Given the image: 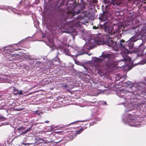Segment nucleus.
<instances>
[{
    "label": "nucleus",
    "instance_id": "f257e3e1",
    "mask_svg": "<svg viewBox=\"0 0 146 146\" xmlns=\"http://www.w3.org/2000/svg\"><path fill=\"white\" fill-rule=\"evenodd\" d=\"M101 27L104 30L106 33H107L108 34H115V36H117L119 33L120 31L119 30H117L115 31H114V28L113 27L110 26L109 23L107 22L104 23L103 25L101 26Z\"/></svg>",
    "mask_w": 146,
    "mask_h": 146
},
{
    "label": "nucleus",
    "instance_id": "f03ea898",
    "mask_svg": "<svg viewBox=\"0 0 146 146\" xmlns=\"http://www.w3.org/2000/svg\"><path fill=\"white\" fill-rule=\"evenodd\" d=\"M120 41L119 44L117 43V47H116V48H120L121 50H123V51H122V52L124 54H128L130 51L128 48H127V42H125L123 39H120Z\"/></svg>",
    "mask_w": 146,
    "mask_h": 146
},
{
    "label": "nucleus",
    "instance_id": "7ed1b4c3",
    "mask_svg": "<svg viewBox=\"0 0 146 146\" xmlns=\"http://www.w3.org/2000/svg\"><path fill=\"white\" fill-rule=\"evenodd\" d=\"M112 56L113 55L110 54H102L100 57L101 58H95L94 60V61L98 63H100L102 62V60L107 59V61L108 62L111 59Z\"/></svg>",
    "mask_w": 146,
    "mask_h": 146
},
{
    "label": "nucleus",
    "instance_id": "20e7f679",
    "mask_svg": "<svg viewBox=\"0 0 146 146\" xmlns=\"http://www.w3.org/2000/svg\"><path fill=\"white\" fill-rule=\"evenodd\" d=\"M139 90L141 91L140 94L145 95H146V85L142 82L139 83L138 84L137 86L136 91H137Z\"/></svg>",
    "mask_w": 146,
    "mask_h": 146
},
{
    "label": "nucleus",
    "instance_id": "39448f33",
    "mask_svg": "<svg viewBox=\"0 0 146 146\" xmlns=\"http://www.w3.org/2000/svg\"><path fill=\"white\" fill-rule=\"evenodd\" d=\"M127 118L128 122L129 125L131 126H135V124L134 116L131 114H129L127 116Z\"/></svg>",
    "mask_w": 146,
    "mask_h": 146
},
{
    "label": "nucleus",
    "instance_id": "423d86ee",
    "mask_svg": "<svg viewBox=\"0 0 146 146\" xmlns=\"http://www.w3.org/2000/svg\"><path fill=\"white\" fill-rule=\"evenodd\" d=\"M134 38L133 37L131 38L128 41H127V47H128L129 49H133L134 50V42L136 41V40H135Z\"/></svg>",
    "mask_w": 146,
    "mask_h": 146
},
{
    "label": "nucleus",
    "instance_id": "0eeeda50",
    "mask_svg": "<svg viewBox=\"0 0 146 146\" xmlns=\"http://www.w3.org/2000/svg\"><path fill=\"white\" fill-rule=\"evenodd\" d=\"M103 40V39L101 37L98 35L96 37H95L94 42L96 44L93 46L95 47L96 44L98 45L103 44L104 42Z\"/></svg>",
    "mask_w": 146,
    "mask_h": 146
},
{
    "label": "nucleus",
    "instance_id": "6e6552de",
    "mask_svg": "<svg viewBox=\"0 0 146 146\" xmlns=\"http://www.w3.org/2000/svg\"><path fill=\"white\" fill-rule=\"evenodd\" d=\"M105 2L113 4L114 6H118L120 5L119 1L117 0H104Z\"/></svg>",
    "mask_w": 146,
    "mask_h": 146
},
{
    "label": "nucleus",
    "instance_id": "1a4fd4ad",
    "mask_svg": "<svg viewBox=\"0 0 146 146\" xmlns=\"http://www.w3.org/2000/svg\"><path fill=\"white\" fill-rule=\"evenodd\" d=\"M144 50L143 49L140 48L138 50L137 49L134 48V50L131 51V53L137 52V56H141L143 54Z\"/></svg>",
    "mask_w": 146,
    "mask_h": 146
},
{
    "label": "nucleus",
    "instance_id": "9d476101",
    "mask_svg": "<svg viewBox=\"0 0 146 146\" xmlns=\"http://www.w3.org/2000/svg\"><path fill=\"white\" fill-rule=\"evenodd\" d=\"M108 45L110 47L116 48L117 47V42H114L112 40L109 39L107 42Z\"/></svg>",
    "mask_w": 146,
    "mask_h": 146
},
{
    "label": "nucleus",
    "instance_id": "9b49d317",
    "mask_svg": "<svg viewBox=\"0 0 146 146\" xmlns=\"http://www.w3.org/2000/svg\"><path fill=\"white\" fill-rule=\"evenodd\" d=\"M84 129V128L82 127L79 130L76 131V133L74 134V135H71L70 136V138H71V140H72L77 135L79 134L82 133Z\"/></svg>",
    "mask_w": 146,
    "mask_h": 146
},
{
    "label": "nucleus",
    "instance_id": "f8f14e48",
    "mask_svg": "<svg viewBox=\"0 0 146 146\" xmlns=\"http://www.w3.org/2000/svg\"><path fill=\"white\" fill-rule=\"evenodd\" d=\"M83 13L84 12L81 13H80L81 14H80V15H78V16L76 17V18L78 20L83 19L85 17Z\"/></svg>",
    "mask_w": 146,
    "mask_h": 146
},
{
    "label": "nucleus",
    "instance_id": "ddd939ff",
    "mask_svg": "<svg viewBox=\"0 0 146 146\" xmlns=\"http://www.w3.org/2000/svg\"><path fill=\"white\" fill-rule=\"evenodd\" d=\"M84 12V11L83 9H80L78 10L77 12H74L73 13V15L75 16V15L78 14H80V13L81 12Z\"/></svg>",
    "mask_w": 146,
    "mask_h": 146
},
{
    "label": "nucleus",
    "instance_id": "4468645a",
    "mask_svg": "<svg viewBox=\"0 0 146 146\" xmlns=\"http://www.w3.org/2000/svg\"><path fill=\"white\" fill-rule=\"evenodd\" d=\"M26 129L25 127H19V128H18L17 129V130L18 131H22L24 129Z\"/></svg>",
    "mask_w": 146,
    "mask_h": 146
},
{
    "label": "nucleus",
    "instance_id": "2eb2a0df",
    "mask_svg": "<svg viewBox=\"0 0 146 146\" xmlns=\"http://www.w3.org/2000/svg\"><path fill=\"white\" fill-rule=\"evenodd\" d=\"M31 127L29 128H28L26 130L24 131L25 133H26L28 132V131H30L31 130Z\"/></svg>",
    "mask_w": 146,
    "mask_h": 146
},
{
    "label": "nucleus",
    "instance_id": "dca6fc26",
    "mask_svg": "<svg viewBox=\"0 0 146 146\" xmlns=\"http://www.w3.org/2000/svg\"><path fill=\"white\" fill-rule=\"evenodd\" d=\"M62 87L63 88H67L68 87L69 85H67V84H66V85H64V84H63L62 85Z\"/></svg>",
    "mask_w": 146,
    "mask_h": 146
},
{
    "label": "nucleus",
    "instance_id": "f3484780",
    "mask_svg": "<svg viewBox=\"0 0 146 146\" xmlns=\"http://www.w3.org/2000/svg\"><path fill=\"white\" fill-rule=\"evenodd\" d=\"M22 94V91H21L19 92H17L16 93H15L14 94L15 95H17L18 94H19V95H21Z\"/></svg>",
    "mask_w": 146,
    "mask_h": 146
},
{
    "label": "nucleus",
    "instance_id": "a211bd4d",
    "mask_svg": "<svg viewBox=\"0 0 146 146\" xmlns=\"http://www.w3.org/2000/svg\"><path fill=\"white\" fill-rule=\"evenodd\" d=\"M55 60L56 61H59L60 60L59 59V58H58L57 56H56V57L55 58Z\"/></svg>",
    "mask_w": 146,
    "mask_h": 146
},
{
    "label": "nucleus",
    "instance_id": "6ab92c4d",
    "mask_svg": "<svg viewBox=\"0 0 146 146\" xmlns=\"http://www.w3.org/2000/svg\"><path fill=\"white\" fill-rule=\"evenodd\" d=\"M13 91L16 92L18 91V90L15 87H13Z\"/></svg>",
    "mask_w": 146,
    "mask_h": 146
},
{
    "label": "nucleus",
    "instance_id": "aec40b11",
    "mask_svg": "<svg viewBox=\"0 0 146 146\" xmlns=\"http://www.w3.org/2000/svg\"><path fill=\"white\" fill-rule=\"evenodd\" d=\"M5 119V118L3 116L0 115V119Z\"/></svg>",
    "mask_w": 146,
    "mask_h": 146
},
{
    "label": "nucleus",
    "instance_id": "412c9836",
    "mask_svg": "<svg viewBox=\"0 0 146 146\" xmlns=\"http://www.w3.org/2000/svg\"><path fill=\"white\" fill-rule=\"evenodd\" d=\"M75 122H72V123H71L68 125H65V126L66 127H68L69 125H70V124H72L73 123H75Z\"/></svg>",
    "mask_w": 146,
    "mask_h": 146
},
{
    "label": "nucleus",
    "instance_id": "4be33fe9",
    "mask_svg": "<svg viewBox=\"0 0 146 146\" xmlns=\"http://www.w3.org/2000/svg\"><path fill=\"white\" fill-rule=\"evenodd\" d=\"M93 28L94 29H96L98 28V27H96V26H94L93 27Z\"/></svg>",
    "mask_w": 146,
    "mask_h": 146
},
{
    "label": "nucleus",
    "instance_id": "5701e85b",
    "mask_svg": "<svg viewBox=\"0 0 146 146\" xmlns=\"http://www.w3.org/2000/svg\"><path fill=\"white\" fill-rule=\"evenodd\" d=\"M49 121H45V122L46 123H49Z\"/></svg>",
    "mask_w": 146,
    "mask_h": 146
},
{
    "label": "nucleus",
    "instance_id": "b1692460",
    "mask_svg": "<svg viewBox=\"0 0 146 146\" xmlns=\"http://www.w3.org/2000/svg\"><path fill=\"white\" fill-rule=\"evenodd\" d=\"M7 50L8 51V52H11V49H8Z\"/></svg>",
    "mask_w": 146,
    "mask_h": 146
},
{
    "label": "nucleus",
    "instance_id": "393cba45",
    "mask_svg": "<svg viewBox=\"0 0 146 146\" xmlns=\"http://www.w3.org/2000/svg\"><path fill=\"white\" fill-rule=\"evenodd\" d=\"M25 132L24 131H23L21 133V134H25Z\"/></svg>",
    "mask_w": 146,
    "mask_h": 146
},
{
    "label": "nucleus",
    "instance_id": "a878e982",
    "mask_svg": "<svg viewBox=\"0 0 146 146\" xmlns=\"http://www.w3.org/2000/svg\"><path fill=\"white\" fill-rule=\"evenodd\" d=\"M16 110L17 111H19L21 110V109H16Z\"/></svg>",
    "mask_w": 146,
    "mask_h": 146
},
{
    "label": "nucleus",
    "instance_id": "bb28decb",
    "mask_svg": "<svg viewBox=\"0 0 146 146\" xmlns=\"http://www.w3.org/2000/svg\"><path fill=\"white\" fill-rule=\"evenodd\" d=\"M5 48L3 50H2L3 49H1L0 50H2V51H4L5 50Z\"/></svg>",
    "mask_w": 146,
    "mask_h": 146
},
{
    "label": "nucleus",
    "instance_id": "cd10ccee",
    "mask_svg": "<svg viewBox=\"0 0 146 146\" xmlns=\"http://www.w3.org/2000/svg\"><path fill=\"white\" fill-rule=\"evenodd\" d=\"M19 49H16V50H15V51H17L18 50H19Z\"/></svg>",
    "mask_w": 146,
    "mask_h": 146
},
{
    "label": "nucleus",
    "instance_id": "c85d7f7f",
    "mask_svg": "<svg viewBox=\"0 0 146 146\" xmlns=\"http://www.w3.org/2000/svg\"><path fill=\"white\" fill-rule=\"evenodd\" d=\"M44 37V35H43V37Z\"/></svg>",
    "mask_w": 146,
    "mask_h": 146
},
{
    "label": "nucleus",
    "instance_id": "c756f323",
    "mask_svg": "<svg viewBox=\"0 0 146 146\" xmlns=\"http://www.w3.org/2000/svg\"><path fill=\"white\" fill-rule=\"evenodd\" d=\"M105 104H106V103L105 102Z\"/></svg>",
    "mask_w": 146,
    "mask_h": 146
},
{
    "label": "nucleus",
    "instance_id": "7c9ffc66",
    "mask_svg": "<svg viewBox=\"0 0 146 146\" xmlns=\"http://www.w3.org/2000/svg\"><path fill=\"white\" fill-rule=\"evenodd\" d=\"M105 104H106V103L105 102Z\"/></svg>",
    "mask_w": 146,
    "mask_h": 146
}]
</instances>
